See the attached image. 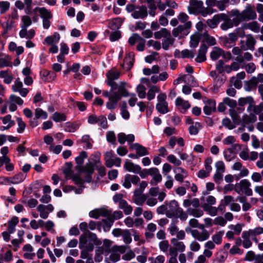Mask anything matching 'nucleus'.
Segmentation results:
<instances>
[{
    "mask_svg": "<svg viewBox=\"0 0 263 263\" xmlns=\"http://www.w3.org/2000/svg\"><path fill=\"white\" fill-rule=\"evenodd\" d=\"M167 216L169 218H179L181 220L185 221L187 215L185 213L183 209L179 206L178 203L175 200H171L168 204V211Z\"/></svg>",
    "mask_w": 263,
    "mask_h": 263,
    "instance_id": "1",
    "label": "nucleus"
},
{
    "mask_svg": "<svg viewBox=\"0 0 263 263\" xmlns=\"http://www.w3.org/2000/svg\"><path fill=\"white\" fill-rule=\"evenodd\" d=\"M79 248L82 249L84 245L91 243L94 245H100L102 243L101 241L97 238V235L93 233L87 231L86 232L82 234L79 238Z\"/></svg>",
    "mask_w": 263,
    "mask_h": 263,
    "instance_id": "2",
    "label": "nucleus"
},
{
    "mask_svg": "<svg viewBox=\"0 0 263 263\" xmlns=\"http://www.w3.org/2000/svg\"><path fill=\"white\" fill-rule=\"evenodd\" d=\"M250 186L251 183L247 179H243L235 184V191L239 194H245L246 196H250L253 194Z\"/></svg>",
    "mask_w": 263,
    "mask_h": 263,
    "instance_id": "3",
    "label": "nucleus"
},
{
    "mask_svg": "<svg viewBox=\"0 0 263 263\" xmlns=\"http://www.w3.org/2000/svg\"><path fill=\"white\" fill-rule=\"evenodd\" d=\"M236 17L234 18V21H236V24H239L241 22L245 20H250L254 19L256 16V13L251 8H248L239 13L236 10L234 13Z\"/></svg>",
    "mask_w": 263,
    "mask_h": 263,
    "instance_id": "4",
    "label": "nucleus"
},
{
    "mask_svg": "<svg viewBox=\"0 0 263 263\" xmlns=\"http://www.w3.org/2000/svg\"><path fill=\"white\" fill-rule=\"evenodd\" d=\"M220 43L227 48H231L235 45L237 35L235 33H230L228 36H221L219 39Z\"/></svg>",
    "mask_w": 263,
    "mask_h": 263,
    "instance_id": "5",
    "label": "nucleus"
},
{
    "mask_svg": "<svg viewBox=\"0 0 263 263\" xmlns=\"http://www.w3.org/2000/svg\"><path fill=\"white\" fill-rule=\"evenodd\" d=\"M190 6L188 7V10L190 14H199L203 7V3L201 1L190 0Z\"/></svg>",
    "mask_w": 263,
    "mask_h": 263,
    "instance_id": "6",
    "label": "nucleus"
},
{
    "mask_svg": "<svg viewBox=\"0 0 263 263\" xmlns=\"http://www.w3.org/2000/svg\"><path fill=\"white\" fill-rule=\"evenodd\" d=\"M100 162V161H96L95 163L91 162L86 163L85 165L77 166L76 169L80 173H85L86 174H93L95 171V164Z\"/></svg>",
    "mask_w": 263,
    "mask_h": 263,
    "instance_id": "7",
    "label": "nucleus"
},
{
    "mask_svg": "<svg viewBox=\"0 0 263 263\" xmlns=\"http://www.w3.org/2000/svg\"><path fill=\"white\" fill-rule=\"evenodd\" d=\"M226 17L225 13L216 14L212 19L207 20V25L211 28H215L217 26L221 20H225Z\"/></svg>",
    "mask_w": 263,
    "mask_h": 263,
    "instance_id": "8",
    "label": "nucleus"
},
{
    "mask_svg": "<svg viewBox=\"0 0 263 263\" xmlns=\"http://www.w3.org/2000/svg\"><path fill=\"white\" fill-rule=\"evenodd\" d=\"M129 148L132 149H135L139 157L149 154L146 148L138 143L130 144L129 145Z\"/></svg>",
    "mask_w": 263,
    "mask_h": 263,
    "instance_id": "9",
    "label": "nucleus"
},
{
    "mask_svg": "<svg viewBox=\"0 0 263 263\" xmlns=\"http://www.w3.org/2000/svg\"><path fill=\"white\" fill-rule=\"evenodd\" d=\"M208 47L205 44L200 45L197 58L195 61L197 63H202L206 60V53L207 52Z\"/></svg>",
    "mask_w": 263,
    "mask_h": 263,
    "instance_id": "10",
    "label": "nucleus"
},
{
    "mask_svg": "<svg viewBox=\"0 0 263 263\" xmlns=\"http://www.w3.org/2000/svg\"><path fill=\"white\" fill-rule=\"evenodd\" d=\"M124 168L128 172L136 174L140 172L141 167L139 165L135 164L130 160L127 159L124 165Z\"/></svg>",
    "mask_w": 263,
    "mask_h": 263,
    "instance_id": "11",
    "label": "nucleus"
},
{
    "mask_svg": "<svg viewBox=\"0 0 263 263\" xmlns=\"http://www.w3.org/2000/svg\"><path fill=\"white\" fill-rule=\"evenodd\" d=\"M134 62V54L133 52H130L127 57L125 58L122 66L124 69L129 70L132 68Z\"/></svg>",
    "mask_w": 263,
    "mask_h": 263,
    "instance_id": "12",
    "label": "nucleus"
},
{
    "mask_svg": "<svg viewBox=\"0 0 263 263\" xmlns=\"http://www.w3.org/2000/svg\"><path fill=\"white\" fill-rule=\"evenodd\" d=\"M225 15L227 16L225 20H221V21H223L224 23H222L220 26V28L223 30H227L229 28H231L233 27L234 25L237 26L238 24L236 23V21H234V18L233 20H231L229 16L225 14Z\"/></svg>",
    "mask_w": 263,
    "mask_h": 263,
    "instance_id": "13",
    "label": "nucleus"
},
{
    "mask_svg": "<svg viewBox=\"0 0 263 263\" xmlns=\"http://www.w3.org/2000/svg\"><path fill=\"white\" fill-rule=\"evenodd\" d=\"M132 16L136 19L140 18H144L147 16V8L145 6H142L138 11H134Z\"/></svg>",
    "mask_w": 263,
    "mask_h": 263,
    "instance_id": "14",
    "label": "nucleus"
},
{
    "mask_svg": "<svg viewBox=\"0 0 263 263\" xmlns=\"http://www.w3.org/2000/svg\"><path fill=\"white\" fill-rule=\"evenodd\" d=\"M34 10L39 12L40 14L41 17L44 19L49 20L52 17V14L50 11L47 10L45 7H36Z\"/></svg>",
    "mask_w": 263,
    "mask_h": 263,
    "instance_id": "15",
    "label": "nucleus"
},
{
    "mask_svg": "<svg viewBox=\"0 0 263 263\" xmlns=\"http://www.w3.org/2000/svg\"><path fill=\"white\" fill-rule=\"evenodd\" d=\"M254 99L251 96H248L246 98H240L238 100V105L241 106H243L247 104H249L248 109H250L253 106Z\"/></svg>",
    "mask_w": 263,
    "mask_h": 263,
    "instance_id": "16",
    "label": "nucleus"
},
{
    "mask_svg": "<svg viewBox=\"0 0 263 263\" xmlns=\"http://www.w3.org/2000/svg\"><path fill=\"white\" fill-rule=\"evenodd\" d=\"M84 248L81 252V258L82 259H87L90 256L89 252H92L93 250V246L91 244H88L87 245H84Z\"/></svg>",
    "mask_w": 263,
    "mask_h": 263,
    "instance_id": "17",
    "label": "nucleus"
},
{
    "mask_svg": "<svg viewBox=\"0 0 263 263\" xmlns=\"http://www.w3.org/2000/svg\"><path fill=\"white\" fill-rule=\"evenodd\" d=\"M258 84V80L256 77H252L251 80L246 82L245 88L246 90L250 91L252 89L256 88Z\"/></svg>",
    "mask_w": 263,
    "mask_h": 263,
    "instance_id": "18",
    "label": "nucleus"
},
{
    "mask_svg": "<svg viewBox=\"0 0 263 263\" xmlns=\"http://www.w3.org/2000/svg\"><path fill=\"white\" fill-rule=\"evenodd\" d=\"M103 225L102 226L104 232H106L110 230L114 222V218L112 216L108 217L106 219H103Z\"/></svg>",
    "mask_w": 263,
    "mask_h": 263,
    "instance_id": "19",
    "label": "nucleus"
},
{
    "mask_svg": "<svg viewBox=\"0 0 263 263\" xmlns=\"http://www.w3.org/2000/svg\"><path fill=\"white\" fill-rule=\"evenodd\" d=\"M203 40H202V44H207L208 46H214L216 44L215 39L210 36L208 33H204L203 34Z\"/></svg>",
    "mask_w": 263,
    "mask_h": 263,
    "instance_id": "20",
    "label": "nucleus"
},
{
    "mask_svg": "<svg viewBox=\"0 0 263 263\" xmlns=\"http://www.w3.org/2000/svg\"><path fill=\"white\" fill-rule=\"evenodd\" d=\"M223 53V50L219 47H214L210 53L211 59L213 61L217 60Z\"/></svg>",
    "mask_w": 263,
    "mask_h": 263,
    "instance_id": "21",
    "label": "nucleus"
},
{
    "mask_svg": "<svg viewBox=\"0 0 263 263\" xmlns=\"http://www.w3.org/2000/svg\"><path fill=\"white\" fill-rule=\"evenodd\" d=\"M79 128V125L76 122H67L64 125L65 131L68 133H74Z\"/></svg>",
    "mask_w": 263,
    "mask_h": 263,
    "instance_id": "22",
    "label": "nucleus"
},
{
    "mask_svg": "<svg viewBox=\"0 0 263 263\" xmlns=\"http://www.w3.org/2000/svg\"><path fill=\"white\" fill-rule=\"evenodd\" d=\"M18 218L16 216L13 217L8 221V231L9 233H13L15 231V226L18 223Z\"/></svg>",
    "mask_w": 263,
    "mask_h": 263,
    "instance_id": "23",
    "label": "nucleus"
},
{
    "mask_svg": "<svg viewBox=\"0 0 263 263\" xmlns=\"http://www.w3.org/2000/svg\"><path fill=\"white\" fill-rule=\"evenodd\" d=\"M171 33L166 28H162L160 30L155 32L154 33L155 38L160 39L163 37L165 39L171 36Z\"/></svg>",
    "mask_w": 263,
    "mask_h": 263,
    "instance_id": "24",
    "label": "nucleus"
},
{
    "mask_svg": "<svg viewBox=\"0 0 263 263\" xmlns=\"http://www.w3.org/2000/svg\"><path fill=\"white\" fill-rule=\"evenodd\" d=\"M191 26L192 23L191 21L186 22L184 25H181V28L180 29V36H183L187 35L190 32Z\"/></svg>",
    "mask_w": 263,
    "mask_h": 263,
    "instance_id": "25",
    "label": "nucleus"
},
{
    "mask_svg": "<svg viewBox=\"0 0 263 263\" xmlns=\"http://www.w3.org/2000/svg\"><path fill=\"white\" fill-rule=\"evenodd\" d=\"M223 155L225 159L229 162L233 160L236 157L233 149L231 148L225 149L223 151Z\"/></svg>",
    "mask_w": 263,
    "mask_h": 263,
    "instance_id": "26",
    "label": "nucleus"
},
{
    "mask_svg": "<svg viewBox=\"0 0 263 263\" xmlns=\"http://www.w3.org/2000/svg\"><path fill=\"white\" fill-rule=\"evenodd\" d=\"M247 40H246V46L247 49L251 50H253L254 49V46L256 43V41L253 35L251 34H248L246 35Z\"/></svg>",
    "mask_w": 263,
    "mask_h": 263,
    "instance_id": "27",
    "label": "nucleus"
},
{
    "mask_svg": "<svg viewBox=\"0 0 263 263\" xmlns=\"http://www.w3.org/2000/svg\"><path fill=\"white\" fill-rule=\"evenodd\" d=\"M123 22V20L120 17H117L112 20L109 24V27L112 30L118 29L121 26Z\"/></svg>",
    "mask_w": 263,
    "mask_h": 263,
    "instance_id": "28",
    "label": "nucleus"
},
{
    "mask_svg": "<svg viewBox=\"0 0 263 263\" xmlns=\"http://www.w3.org/2000/svg\"><path fill=\"white\" fill-rule=\"evenodd\" d=\"M51 119L55 122H61L65 121L67 120V117L63 113H61L58 111H56L53 114Z\"/></svg>",
    "mask_w": 263,
    "mask_h": 263,
    "instance_id": "29",
    "label": "nucleus"
},
{
    "mask_svg": "<svg viewBox=\"0 0 263 263\" xmlns=\"http://www.w3.org/2000/svg\"><path fill=\"white\" fill-rule=\"evenodd\" d=\"M156 108L159 112L162 114H165L169 111L167 102L158 103L156 104Z\"/></svg>",
    "mask_w": 263,
    "mask_h": 263,
    "instance_id": "30",
    "label": "nucleus"
},
{
    "mask_svg": "<svg viewBox=\"0 0 263 263\" xmlns=\"http://www.w3.org/2000/svg\"><path fill=\"white\" fill-rule=\"evenodd\" d=\"M152 169H155V171H154V174L152 175H151L153 177V180L155 181V182L154 183L153 182V180L151 181V183L152 185H156L157 183L160 182L162 180V176L160 174L159 170L156 167H152Z\"/></svg>",
    "mask_w": 263,
    "mask_h": 263,
    "instance_id": "31",
    "label": "nucleus"
},
{
    "mask_svg": "<svg viewBox=\"0 0 263 263\" xmlns=\"http://www.w3.org/2000/svg\"><path fill=\"white\" fill-rule=\"evenodd\" d=\"M121 73L119 71H115L112 70H109L106 74L107 81H115L119 78Z\"/></svg>",
    "mask_w": 263,
    "mask_h": 263,
    "instance_id": "32",
    "label": "nucleus"
},
{
    "mask_svg": "<svg viewBox=\"0 0 263 263\" xmlns=\"http://www.w3.org/2000/svg\"><path fill=\"white\" fill-rule=\"evenodd\" d=\"M256 120L257 117L253 114H251L250 116H246L242 119V126L246 127V125L254 123Z\"/></svg>",
    "mask_w": 263,
    "mask_h": 263,
    "instance_id": "33",
    "label": "nucleus"
},
{
    "mask_svg": "<svg viewBox=\"0 0 263 263\" xmlns=\"http://www.w3.org/2000/svg\"><path fill=\"white\" fill-rule=\"evenodd\" d=\"M160 90L159 87L155 85L151 86L147 93V98L149 101L154 99L155 97L156 92H158Z\"/></svg>",
    "mask_w": 263,
    "mask_h": 263,
    "instance_id": "34",
    "label": "nucleus"
},
{
    "mask_svg": "<svg viewBox=\"0 0 263 263\" xmlns=\"http://www.w3.org/2000/svg\"><path fill=\"white\" fill-rule=\"evenodd\" d=\"M200 40V34H195L192 35L191 36V40L190 42V47L193 48L197 47L198 46Z\"/></svg>",
    "mask_w": 263,
    "mask_h": 263,
    "instance_id": "35",
    "label": "nucleus"
},
{
    "mask_svg": "<svg viewBox=\"0 0 263 263\" xmlns=\"http://www.w3.org/2000/svg\"><path fill=\"white\" fill-rule=\"evenodd\" d=\"M24 179L25 176L21 172L17 173L10 178V179L12 180V184H14L20 183L24 181Z\"/></svg>",
    "mask_w": 263,
    "mask_h": 263,
    "instance_id": "36",
    "label": "nucleus"
},
{
    "mask_svg": "<svg viewBox=\"0 0 263 263\" xmlns=\"http://www.w3.org/2000/svg\"><path fill=\"white\" fill-rule=\"evenodd\" d=\"M72 180L74 182V184L79 185L80 187H85L84 185V179L78 174H73L71 177Z\"/></svg>",
    "mask_w": 263,
    "mask_h": 263,
    "instance_id": "37",
    "label": "nucleus"
},
{
    "mask_svg": "<svg viewBox=\"0 0 263 263\" xmlns=\"http://www.w3.org/2000/svg\"><path fill=\"white\" fill-rule=\"evenodd\" d=\"M174 41L175 40L172 38L171 35L162 40V48L165 50H168L170 46L174 44Z\"/></svg>",
    "mask_w": 263,
    "mask_h": 263,
    "instance_id": "38",
    "label": "nucleus"
},
{
    "mask_svg": "<svg viewBox=\"0 0 263 263\" xmlns=\"http://www.w3.org/2000/svg\"><path fill=\"white\" fill-rule=\"evenodd\" d=\"M187 212L189 215L195 217H200L203 214V211L198 209L189 208L187 210Z\"/></svg>",
    "mask_w": 263,
    "mask_h": 263,
    "instance_id": "39",
    "label": "nucleus"
},
{
    "mask_svg": "<svg viewBox=\"0 0 263 263\" xmlns=\"http://www.w3.org/2000/svg\"><path fill=\"white\" fill-rule=\"evenodd\" d=\"M88 155L85 151H82L79 155L75 158V161L78 166H82L84 159L87 158Z\"/></svg>",
    "mask_w": 263,
    "mask_h": 263,
    "instance_id": "40",
    "label": "nucleus"
},
{
    "mask_svg": "<svg viewBox=\"0 0 263 263\" xmlns=\"http://www.w3.org/2000/svg\"><path fill=\"white\" fill-rule=\"evenodd\" d=\"M35 117L39 119H46L48 117L47 113L41 108H37L35 110Z\"/></svg>",
    "mask_w": 263,
    "mask_h": 263,
    "instance_id": "41",
    "label": "nucleus"
},
{
    "mask_svg": "<svg viewBox=\"0 0 263 263\" xmlns=\"http://www.w3.org/2000/svg\"><path fill=\"white\" fill-rule=\"evenodd\" d=\"M92 140L90 138L89 135H84L81 140V142L86 144V147L88 149H90L92 147Z\"/></svg>",
    "mask_w": 263,
    "mask_h": 263,
    "instance_id": "42",
    "label": "nucleus"
},
{
    "mask_svg": "<svg viewBox=\"0 0 263 263\" xmlns=\"http://www.w3.org/2000/svg\"><path fill=\"white\" fill-rule=\"evenodd\" d=\"M167 160L176 166L181 165L182 163L181 160L177 159L176 156L173 154H170L167 157Z\"/></svg>",
    "mask_w": 263,
    "mask_h": 263,
    "instance_id": "43",
    "label": "nucleus"
},
{
    "mask_svg": "<svg viewBox=\"0 0 263 263\" xmlns=\"http://www.w3.org/2000/svg\"><path fill=\"white\" fill-rule=\"evenodd\" d=\"M122 86L119 87L118 91H117L120 96L122 97H127L129 96V92L126 89L124 88V86L126 84L125 82H121Z\"/></svg>",
    "mask_w": 263,
    "mask_h": 263,
    "instance_id": "44",
    "label": "nucleus"
},
{
    "mask_svg": "<svg viewBox=\"0 0 263 263\" xmlns=\"http://www.w3.org/2000/svg\"><path fill=\"white\" fill-rule=\"evenodd\" d=\"M137 92H138V97L141 99H143L146 96V88L144 86L141 84H139L136 88Z\"/></svg>",
    "mask_w": 263,
    "mask_h": 263,
    "instance_id": "45",
    "label": "nucleus"
},
{
    "mask_svg": "<svg viewBox=\"0 0 263 263\" xmlns=\"http://www.w3.org/2000/svg\"><path fill=\"white\" fill-rule=\"evenodd\" d=\"M1 76L4 78L5 83L9 84L11 83L13 78L11 75L9 74L6 71H1Z\"/></svg>",
    "mask_w": 263,
    "mask_h": 263,
    "instance_id": "46",
    "label": "nucleus"
},
{
    "mask_svg": "<svg viewBox=\"0 0 263 263\" xmlns=\"http://www.w3.org/2000/svg\"><path fill=\"white\" fill-rule=\"evenodd\" d=\"M22 24H21V28H27L31 25L32 21L31 18L28 15L23 16L22 17Z\"/></svg>",
    "mask_w": 263,
    "mask_h": 263,
    "instance_id": "47",
    "label": "nucleus"
},
{
    "mask_svg": "<svg viewBox=\"0 0 263 263\" xmlns=\"http://www.w3.org/2000/svg\"><path fill=\"white\" fill-rule=\"evenodd\" d=\"M155 171V170L152 169V168L149 169H144L142 171L141 170L140 172H139L138 174L140 175L142 178H145L148 175L150 176L153 175L154 171Z\"/></svg>",
    "mask_w": 263,
    "mask_h": 263,
    "instance_id": "48",
    "label": "nucleus"
},
{
    "mask_svg": "<svg viewBox=\"0 0 263 263\" xmlns=\"http://www.w3.org/2000/svg\"><path fill=\"white\" fill-rule=\"evenodd\" d=\"M16 121L17 122L18 126L17 129V132L18 133H23L26 127L25 123L22 120V119L21 118H17L16 119Z\"/></svg>",
    "mask_w": 263,
    "mask_h": 263,
    "instance_id": "49",
    "label": "nucleus"
},
{
    "mask_svg": "<svg viewBox=\"0 0 263 263\" xmlns=\"http://www.w3.org/2000/svg\"><path fill=\"white\" fill-rule=\"evenodd\" d=\"M223 126L228 128L229 129H233L235 128V125L233 124L230 119L228 118H224L222 121Z\"/></svg>",
    "mask_w": 263,
    "mask_h": 263,
    "instance_id": "50",
    "label": "nucleus"
},
{
    "mask_svg": "<svg viewBox=\"0 0 263 263\" xmlns=\"http://www.w3.org/2000/svg\"><path fill=\"white\" fill-rule=\"evenodd\" d=\"M247 26L249 29L255 32H258L260 30V26L256 22L249 23Z\"/></svg>",
    "mask_w": 263,
    "mask_h": 263,
    "instance_id": "51",
    "label": "nucleus"
},
{
    "mask_svg": "<svg viewBox=\"0 0 263 263\" xmlns=\"http://www.w3.org/2000/svg\"><path fill=\"white\" fill-rule=\"evenodd\" d=\"M140 40H142V37L138 33H134L132 36L128 39V43L133 46L135 45L137 41H139Z\"/></svg>",
    "mask_w": 263,
    "mask_h": 263,
    "instance_id": "52",
    "label": "nucleus"
},
{
    "mask_svg": "<svg viewBox=\"0 0 263 263\" xmlns=\"http://www.w3.org/2000/svg\"><path fill=\"white\" fill-rule=\"evenodd\" d=\"M116 136L114 132L109 131L106 134V140L108 142L114 144L116 142Z\"/></svg>",
    "mask_w": 263,
    "mask_h": 263,
    "instance_id": "53",
    "label": "nucleus"
},
{
    "mask_svg": "<svg viewBox=\"0 0 263 263\" xmlns=\"http://www.w3.org/2000/svg\"><path fill=\"white\" fill-rule=\"evenodd\" d=\"M131 177L132 175L127 174L124 177V181L123 183V186L126 189H129L131 187Z\"/></svg>",
    "mask_w": 263,
    "mask_h": 263,
    "instance_id": "54",
    "label": "nucleus"
},
{
    "mask_svg": "<svg viewBox=\"0 0 263 263\" xmlns=\"http://www.w3.org/2000/svg\"><path fill=\"white\" fill-rule=\"evenodd\" d=\"M121 37V32L119 31H115L114 32H112L109 35V40L112 41L114 42L118 40L119 39H120Z\"/></svg>",
    "mask_w": 263,
    "mask_h": 263,
    "instance_id": "55",
    "label": "nucleus"
},
{
    "mask_svg": "<svg viewBox=\"0 0 263 263\" xmlns=\"http://www.w3.org/2000/svg\"><path fill=\"white\" fill-rule=\"evenodd\" d=\"M223 99L224 103L229 107L235 108L237 106V102L235 100L231 99L229 97H226Z\"/></svg>",
    "mask_w": 263,
    "mask_h": 263,
    "instance_id": "56",
    "label": "nucleus"
},
{
    "mask_svg": "<svg viewBox=\"0 0 263 263\" xmlns=\"http://www.w3.org/2000/svg\"><path fill=\"white\" fill-rule=\"evenodd\" d=\"M181 57L182 58H190L193 59L194 57L193 51H190L188 49H184L181 51Z\"/></svg>",
    "mask_w": 263,
    "mask_h": 263,
    "instance_id": "57",
    "label": "nucleus"
},
{
    "mask_svg": "<svg viewBox=\"0 0 263 263\" xmlns=\"http://www.w3.org/2000/svg\"><path fill=\"white\" fill-rule=\"evenodd\" d=\"M11 62L8 56H5L4 58H0V67L9 66Z\"/></svg>",
    "mask_w": 263,
    "mask_h": 263,
    "instance_id": "58",
    "label": "nucleus"
},
{
    "mask_svg": "<svg viewBox=\"0 0 263 263\" xmlns=\"http://www.w3.org/2000/svg\"><path fill=\"white\" fill-rule=\"evenodd\" d=\"M99 126L104 129H106L108 127L107 121L106 118L104 116H99Z\"/></svg>",
    "mask_w": 263,
    "mask_h": 263,
    "instance_id": "59",
    "label": "nucleus"
},
{
    "mask_svg": "<svg viewBox=\"0 0 263 263\" xmlns=\"http://www.w3.org/2000/svg\"><path fill=\"white\" fill-rule=\"evenodd\" d=\"M210 237V234L209 232L206 230H203L201 233H200L198 240L200 241H203L207 240Z\"/></svg>",
    "mask_w": 263,
    "mask_h": 263,
    "instance_id": "60",
    "label": "nucleus"
},
{
    "mask_svg": "<svg viewBox=\"0 0 263 263\" xmlns=\"http://www.w3.org/2000/svg\"><path fill=\"white\" fill-rule=\"evenodd\" d=\"M10 7V4L8 2H0L1 13L6 12Z\"/></svg>",
    "mask_w": 263,
    "mask_h": 263,
    "instance_id": "61",
    "label": "nucleus"
},
{
    "mask_svg": "<svg viewBox=\"0 0 263 263\" xmlns=\"http://www.w3.org/2000/svg\"><path fill=\"white\" fill-rule=\"evenodd\" d=\"M135 254L134 252L132 250H129L126 253L122 255V258L124 260H130L135 258Z\"/></svg>",
    "mask_w": 263,
    "mask_h": 263,
    "instance_id": "62",
    "label": "nucleus"
},
{
    "mask_svg": "<svg viewBox=\"0 0 263 263\" xmlns=\"http://www.w3.org/2000/svg\"><path fill=\"white\" fill-rule=\"evenodd\" d=\"M135 202L137 205H142L143 203L146 200V198L145 195H142L138 197L134 198Z\"/></svg>",
    "mask_w": 263,
    "mask_h": 263,
    "instance_id": "63",
    "label": "nucleus"
},
{
    "mask_svg": "<svg viewBox=\"0 0 263 263\" xmlns=\"http://www.w3.org/2000/svg\"><path fill=\"white\" fill-rule=\"evenodd\" d=\"M23 87V83L19 80H16L14 84L12 86V89L14 92H17Z\"/></svg>",
    "mask_w": 263,
    "mask_h": 263,
    "instance_id": "64",
    "label": "nucleus"
}]
</instances>
